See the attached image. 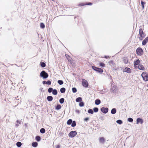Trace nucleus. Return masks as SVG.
<instances>
[{"instance_id":"nucleus-1","label":"nucleus","mask_w":148,"mask_h":148,"mask_svg":"<svg viewBox=\"0 0 148 148\" xmlns=\"http://www.w3.org/2000/svg\"><path fill=\"white\" fill-rule=\"evenodd\" d=\"M139 34L140 35V37L139 38L140 40H142L146 36L142 28H140L139 29Z\"/></svg>"},{"instance_id":"nucleus-2","label":"nucleus","mask_w":148,"mask_h":148,"mask_svg":"<svg viewBox=\"0 0 148 148\" xmlns=\"http://www.w3.org/2000/svg\"><path fill=\"white\" fill-rule=\"evenodd\" d=\"M141 76L144 81H148V74L146 72H143L141 74Z\"/></svg>"},{"instance_id":"nucleus-3","label":"nucleus","mask_w":148,"mask_h":148,"mask_svg":"<svg viewBox=\"0 0 148 148\" xmlns=\"http://www.w3.org/2000/svg\"><path fill=\"white\" fill-rule=\"evenodd\" d=\"M136 52L137 55L139 56L142 55L143 53V50L140 47H138L137 49Z\"/></svg>"},{"instance_id":"nucleus-4","label":"nucleus","mask_w":148,"mask_h":148,"mask_svg":"<svg viewBox=\"0 0 148 148\" xmlns=\"http://www.w3.org/2000/svg\"><path fill=\"white\" fill-rule=\"evenodd\" d=\"M40 75L44 78H46L48 77V74L44 71H43L41 72L40 74Z\"/></svg>"},{"instance_id":"nucleus-5","label":"nucleus","mask_w":148,"mask_h":148,"mask_svg":"<svg viewBox=\"0 0 148 148\" xmlns=\"http://www.w3.org/2000/svg\"><path fill=\"white\" fill-rule=\"evenodd\" d=\"M82 86L84 87H88V84L87 81L85 79H83L82 80Z\"/></svg>"},{"instance_id":"nucleus-6","label":"nucleus","mask_w":148,"mask_h":148,"mask_svg":"<svg viewBox=\"0 0 148 148\" xmlns=\"http://www.w3.org/2000/svg\"><path fill=\"white\" fill-rule=\"evenodd\" d=\"M77 133L76 131H72L69 134V137L73 138L74 137L77 135Z\"/></svg>"},{"instance_id":"nucleus-7","label":"nucleus","mask_w":148,"mask_h":148,"mask_svg":"<svg viewBox=\"0 0 148 148\" xmlns=\"http://www.w3.org/2000/svg\"><path fill=\"white\" fill-rule=\"evenodd\" d=\"M101 110L102 112L106 114L108 112V109L107 108L102 107L101 108Z\"/></svg>"},{"instance_id":"nucleus-8","label":"nucleus","mask_w":148,"mask_h":148,"mask_svg":"<svg viewBox=\"0 0 148 148\" xmlns=\"http://www.w3.org/2000/svg\"><path fill=\"white\" fill-rule=\"evenodd\" d=\"M123 61L125 64L128 63L129 60L127 57H124L123 58Z\"/></svg>"},{"instance_id":"nucleus-9","label":"nucleus","mask_w":148,"mask_h":148,"mask_svg":"<svg viewBox=\"0 0 148 148\" xmlns=\"http://www.w3.org/2000/svg\"><path fill=\"white\" fill-rule=\"evenodd\" d=\"M92 4V3H91L89 2L88 3H81L79 4V5L82 6H83L86 5H91Z\"/></svg>"},{"instance_id":"nucleus-10","label":"nucleus","mask_w":148,"mask_h":148,"mask_svg":"<svg viewBox=\"0 0 148 148\" xmlns=\"http://www.w3.org/2000/svg\"><path fill=\"white\" fill-rule=\"evenodd\" d=\"M140 63V61L139 59L136 60L134 61V67L136 66L137 65H138Z\"/></svg>"},{"instance_id":"nucleus-11","label":"nucleus","mask_w":148,"mask_h":148,"mask_svg":"<svg viewBox=\"0 0 148 148\" xmlns=\"http://www.w3.org/2000/svg\"><path fill=\"white\" fill-rule=\"evenodd\" d=\"M143 123V119L140 118H138L136 120V123L138 124L140 123L141 124H142Z\"/></svg>"},{"instance_id":"nucleus-12","label":"nucleus","mask_w":148,"mask_h":148,"mask_svg":"<svg viewBox=\"0 0 148 148\" xmlns=\"http://www.w3.org/2000/svg\"><path fill=\"white\" fill-rule=\"evenodd\" d=\"M148 42V36L146 37L142 42V44L143 45H145Z\"/></svg>"},{"instance_id":"nucleus-13","label":"nucleus","mask_w":148,"mask_h":148,"mask_svg":"<svg viewBox=\"0 0 148 148\" xmlns=\"http://www.w3.org/2000/svg\"><path fill=\"white\" fill-rule=\"evenodd\" d=\"M138 68L139 70H144L145 69L144 66L142 64H139Z\"/></svg>"},{"instance_id":"nucleus-14","label":"nucleus","mask_w":148,"mask_h":148,"mask_svg":"<svg viewBox=\"0 0 148 148\" xmlns=\"http://www.w3.org/2000/svg\"><path fill=\"white\" fill-rule=\"evenodd\" d=\"M99 141L100 143H103L105 141V140L103 137H101L99 139Z\"/></svg>"},{"instance_id":"nucleus-15","label":"nucleus","mask_w":148,"mask_h":148,"mask_svg":"<svg viewBox=\"0 0 148 148\" xmlns=\"http://www.w3.org/2000/svg\"><path fill=\"white\" fill-rule=\"evenodd\" d=\"M125 71L128 73H131V69L130 68L126 67L125 69Z\"/></svg>"},{"instance_id":"nucleus-16","label":"nucleus","mask_w":148,"mask_h":148,"mask_svg":"<svg viewBox=\"0 0 148 148\" xmlns=\"http://www.w3.org/2000/svg\"><path fill=\"white\" fill-rule=\"evenodd\" d=\"M47 99L48 101H50L53 100V98L51 96H48L47 97Z\"/></svg>"},{"instance_id":"nucleus-17","label":"nucleus","mask_w":148,"mask_h":148,"mask_svg":"<svg viewBox=\"0 0 148 148\" xmlns=\"http://www.w3.org/2000/svg\"><path fill=\"white\" fill-rule=\"evenodd\" d=\"M116 109L115 108H114L112 109L111 110V113L112 114H114L116 113Z\"/></svg>"},{"instance_id":"nucleus-18","label":"nucleus","mask_w":148,"mask_h":148,"mask_svg":"<svg viewBox=\"0 0 148 148\" xmlns=\"http://www.w3.org/2000/svg\"><path fill=\"white\" fill-rule=\"evenodd\" d=\"M101 103V101L99 99H96L95 101V103L96 105H98Z\"/></svg>"},{"instance_id":"nucleus-19","label":"nucleus","mask_w":148,"mask_h":148,"mask_svg":"<svg viewBox=\"0 0 148 148\" xmlns=\"http://www.w3.org/2000/svg\"><path fill=\"white\" fill-rule=\"evenodd\" d=\"M97 71L101 73H103V71L102 69L101 68H99L97 69Z\"/></svg>"},{"instance_id":"nucleus-20","label":"nucleus","mask_w":148,"mask_h":148,"mask_svg":"<svg viewBox=\"0 0 148 148\" xmlns=\"http://www.w3.org/2000/svg\"><path fill=\"white\" fill-rule=\"evenodd\" d=\"M82 99L81 97H79L77 98L76 99L77 102H80L82 101Z\"/></svg>"},{"instance_id":"nucleus-21","label":"nucleus","mask_w":148,"mask_h":148,"mask_svg":"<svg viewBox=\"0 0 148 148\" xmlns=\"http://www.w3.org/2000/svg\"><path fill=\"white\" fill-rule=\"evenodd\" d=\"M58 92L56 90L54 89L52 91V94L54 95H56L57 94Z\"/></svg>"},{"instance_id":"nucleus-22","label":"nucleus","mask_w":148,"mask_h":148,"mask_svg":"<svg viewBox=\"0 0 148 148\" xmlns=\"http://www.w3.org/2000/svg\"><path fill=\"white\" fill-rule=\"evenodd\" d=\"M66 91V89L64 88H62L60 89V91L61 93H64Z\"/></svg>"},{"instance_id":"nucleus-23","label":"nucleus","mask_w":148,"mask_h":148,"mask_svg":"<svg viewBox=\"0 0 148 148\" xmlns=\"http://www.w3.org/2000/svg\"><path fill=\"white\" fill-rule=\"evenodd\" d=\"M32 145L33 147H36L37 146L38 144L36 142H34L32 143Z\"/></svg>"},{"instance_id":"nucleus-24","label":"nucleus","mask_w":148,"mask_h":148,"mask_svg":"<svg viewBox=\"0 0 148 148\" xmlns=\"http://www.w3.org/2000/svg\"><path fill=\"white\" fill-rule=\"evenodd\" d=\"M40 65L42 67H44L46 66L45 64L43 62H41L40 63Z\"/></svg>"},{"instance_id":"nucleus-25","label":"nucleus","mask_w":148,"mask_h":148,"mask_svg":"<svg viewBox=\"0 0 148 148\" xmlns=\"http://www.w3.org/2000/svg\"><path fill=\"white\" fill-rule=\"evenodd\" d=\"M61 106L60 104H58L56 107V109L57 110H58L61 109Z\"/></svg>"},{"instance_id":"nucleus-26","label":"nucleus","mask_w":148,"mask_h":148,"mask_svg":"<svg viewBox=\"0 0 148 148\" xmlns=\"http://www.w3.org/2000/svg\"><path fill=\"white\" fill-rule=\"evenodd\" d=\"M40 132L42 134L45 133V130L44 128H42L40 129Z\"/></svg>"},{"instance_id":"nucleus-27","label":"nucleus","mask_w":148,"mask_h":148,"mask_svg":"<svg viewBox=\"0 0 148 148\" xmlns=\"http://www.w3.org/2000/svg\"><path fill=\"white\" fill-rule=\"evenodd\" d=\"M65 56L69 61H71V58L67 54L65 55Z\"/></svg>"},{"instance_id":"nucleus-28","label":"nucleus","mask_w":148,"mask_h":148,"mask_svg":"<svg viewBox=\"0 0 148 148\" xmlns=\"http://www.w3.org/2000/svg\"><path fill=\"white\" fill-rule=\"evenodd\" d=\"M36 140L38 142L39 141L41 140L40 137L39 136H37L36 137Z\"/></svg>"},{"instance_id":"nucleus-29","label":"nucleus","mask_w":148,"mask_h":148,"mask_svg":"<svg viewBox=\"0 0 148 148\" xmlns=\"http://www.w3.org/2000/svg\"><path fill=\"white\" fill-rule=\"evenodd\" d=\"M72 120L71 119H70L67 121V124L69 125H71L72 123Z\"/></svg>"},{"instance_id":"nucleus-30","label":"nucleus","mask_w":148,"mask_h":148,"mask_svg":"<svg viewBox=\"0 0 148 148\" xmlns=\"http://www.w3.org/2000/svg\"><path fill=\"white\" fill-rule=\"evenodd\" d=\"M99 65L100 66H101L102 67H105V64L104 63H103V62H100L99 63Z\"/></svg>"},{"instance_id":"nucleus-31","label":"nucleus","mask_w":148,"mask_h":148,"mask_svg":"<svg viewBox=\"0 0 148 148\" xmlns=\"http://www.w3.org/2000/svg\"><path fill=\"white\" fill-rule=\"evenodd\" d=\"M141 4L142 6V8L143 9H144V5L145 4V2H144L143 1H141Z\"/></svg>"},{"instance_id":"nucleus-32","label":"nucleus","mask_w":148,"mask_h":148,"mask_svg":"<svg viewBox=\"0 0 148 148\" xmlns=\"http://www.w3.org/2000/svg\"><path fill=\"white\" fill-rule=\"evenodd\" d=\"M64 99L63 98H62L60 99L59 101L61 103H63L64 102Z\"/></svg>"},{"instance_id":"nucleus-33","label":"nucleus","mask_w":148,"mask_h":148,"mask_svg":"<svg viewBox=\"0 0 148 148\" xmlns=\"http://www.w3.org/2000/svg\"><path fill=\"white\" fill-rule=\"evenodd\" d=\"M116 123L119 124H121L123 123V121L121 120H118L116 121Z\"/></svg>"},{"instance_id":"nucleus-34","label":"nucleus","mask_w":148,"mask_h":148,"mask_svg":"<svg viewBox=\"0 0 148 148\" xmlns=\"http://www.w3.org/2000/svg\"><path fill=\"white\" fill-rule=\"evenodd\" d=\"M16 145L17 147H19L21 146L22 144L21 142H18L16 143Z\"/></svg>"},{"instance_id":"nucleus-35","label":"nucleus","mask_w":148,"mask_h":148,"mask_svg":"<svg viewBox=\"0 0 148 148\" xmlns=\"http://www.w3.org/2000/svg\"><path fill=\"white\" fill-rule=\"evenodd\" d=\"M88 112L89 113H90V114H93V113H94L93 111L92 110V109H91L88 110Z\"/></svg>"},{"instance_id":"nucleus-36","label":"nucleus","mask_w":148,"mask_h":148,"mask_svg":"<svg viewBox=\"0 0 148 148\" xmlns=\"http://www.w3.org/2000/svg\"><path fill=\"white\" fill-rule=\"evenodd\" d=\"M40 27L42 29L44 28L45 27V25L43 23H41L40 24Z\"/></svg>"},{"instance_id":"nucleus-37","label":"nucleus","mask_w":148,"mask_h":148,"mask_svg":"<svg viewBox=\"0 0 148 148\" xmlns=\"http://www.w3.org/2000/svg\"><path fill=\"white\" fill-rule=\"evenodd\" d=\"M76 125V122L75 121H73L71 124V126L72 127H75Z\"/></svg>"},{"instance_id":"nucleus-38","label":"nucleus","mask_w":148,"mask_h":148,"mask_svg":"<svg viewBox=\"0 0 148 148\" xmlns=\"http://www.w3.org/2000/svg\"><path fill=\"white\" fill-rule=\"evenodd\" d=\"M58 83L60 85H62L63 83V82L62 80H59L58 81Z\"/></svg>"},{"instance_id":"nucleus-39","label":"nucleus","mask_w":148,"mask_h":148,"mask_svg":"<svg viewBox=\"0 0 148 148\" xmlns=\"http://www.w3.org/2000/svg\"><path fill=\"white\" fill-rule=\"evenodd\" d=\"M53 90V88H49L48 89V92L49 93H51Z\"/></svg>"},{"instance_id":"nucleus-40","label":"nucleus","mask_w":148,"mask_h":148,"mask_svg":"<svg viewBox=\"0 0 148 148\" xmlns=\"http://www.w3.org/2000/svg\"><path fill=\"white\" fill-rule=\"evenodd\" d=\"M79 105L80 107L83 106L84 105V103L82 102H80L79 104Z\"/></svg>"},{"instance_id":"nucleus-41","label":"nucleus","mask_w":148,"mask_h":148,"mask_svg":"<svg viewBox=\"0 0 148 148\" xmlns=\"http://www.w3.org/2000/svg\"><path fill=\"white\" fill-rule=\"evenodd\" d=\"M72 90L73 92L74 93L76 92L77 91L76 89L75 88H72Z\"/></svg>"},{"instance_id":"nucleus-42","label":"nucleus","mask_w":148,"mask_h":148,"mask_svg":"<svg viewBox=\"0 0 148 148\" xmlns=\"http://www.w3.org/2000/svg\"><path fill=\"white\" fill-rule=\"evenodd\" d=\"M93 110L95 112H97L98 111V109L97 108H95L93 109Z\"/></svg>"},{"instance_id":"nucleus-43","label":"nucleus","mask_w":148,"mask_h":148,"mask_svg":"<svg viewBox=\"0 0 148 148\" xmlns=\"http://www.w3.org/2000/svg\"><path fill=\"white\" fill-rule=\"evenodd\" d=\"M92 69L94 70L97 71V69L98 68L96 67L95 66H92Z\"/></svg>"},{"instance_id":"nucleus-44","label":"nucleus","mask_w":148,"mask_h":148,"mask_svg":"<svg viewBox=\"0 0 148 148\" xmlns=\"http://www.w3.org/2000/svg\"><path fill=\"white\" fill-rule=\"evenodd\" d=\"M92 69L94 70L97 71V69L98 68L96 67L95 66H92Z\"/></svg>"},{"instance_id":"nucleus-45","label":"nucleus","mask_w":148,"mask_h":148,"mask_svg":"<svg viewBox=\"0 0 148 148\" xmlns=\"http://www.w3.org/2000/svg\"><path fill=\"white\" fill-rule=\"evenodd\" d=\"M127 120L130 122H132L133 121V119L131 118H128Z\"/></svg>"},{"instance_id":"nucleus-46","label":"nucleus","mask_w":148,"mask_h":148,"mask_svg":"<svg viewBox=\"0 0 148 148\" xmlns=\"http://www.w3.org/2000/svg\"><path fill=\"white\" fill-rule=\"evenodd\" d=\"M46 84L48 85H51V82L50 80H48L46 82Z\"/></svg>"},{"instance_id":"nucleus-47","label":"nucleus","mask_w":148,"mask_h":148,"mask_svg":"<svg viewBox=\"0 0 148 148\" xmlns=\"http://www.w3.org/2000/svg\"><path fill=\"white\" fill-rule=\"evenodd\" d=\"M104 58L106 59H110V57L108 56H105L104 57Z\"/></svg>"},{"instance_id":"nucleus-48","label":"nucleus","mask_w":148,"mask_h":148,"mask_svg":"<svg viewBox=\"0 0 148 148\" xmlns=\"http://www.w3.org/2000/svg\"><path fill=\"white\" fill-rule=\"evenodd\" d=\"M89 119L88 117L84 119V121H87Z\"/></svg>"},{"instance_id":"nucleus-49","label":"nucleus","mask_w":148,"mask_h":148,"mask_svg":"<svg viewBox=\"0 0 148 148\" xmlns=\"http://www.w3.org/2000/svg\"><path fill=\"white\" fill-rule=\"evenodd\" d=\"M56 148H60V146L59 145H56Z\"/></svg>"},{"instance_id":"nucleus-50","label":"nucleus","mask_w":148,"mask_h":148,"mask_svg":"<svg viewBox=\"0 0 148 148\" xmlns=\"http://www.w3.org/2000/svg\"><path fill=\"white\" fill-rule=\"evenodd\" d=\"M46 81H43L42 82V84H46Z\"/></svg>"},{"instance_id":"nucleus-51","label":"nucleus","mask_w":148,"mask_h":148,"mask_svg":"<svg viewBox=\"0 0 148 148\" xmlns=\"http://www.w3.org/2000/svg\"><path fill=\"white\" fill-rule=\"evenodd\" d=\"M76 112H77V113H79V110H76Z\"/></svg>"},{"instance_id":"nucleus-52","label":"nucleus","mask_w":148,"mask_h":148,"mask_svg":"<svg viewBox=\"0 0 148 148\" xmlns=\"http://www.w3.org/2000/svg\"><path fill=\"white\" fill-rule=\"evenodd\" d=\"M16 122H17V123L19 122V121H18V120H17V121H16Z\"/></svg>"},{"instance_id":"nucleus-53","label":"nucleus","mask_w":148,"mask_h":148,"mask_svg":"<svg viewBox=\"0 0 148 148\" xmlns=\"http://www.w3.org/2000/svg\"><path fill=\"white\" fill-rule=\"evenodd\" d=\"M17 125V126H18L17 125Z\"/></svg>"},{"instance_id":"nucleus-54","label":"nucleus","mask_w":148,"mask_h":148,"mask_svg":"<svg viewBox=\"0 0 148 148\" xmlns=\"http://www.w3.org/2000/svg\"><path fill=\"white\" fill-rule=\"evenodd\" d=\"M147 86L148 87V84L147 85Z\"/></svg>"}]
</instances>
